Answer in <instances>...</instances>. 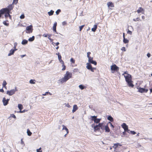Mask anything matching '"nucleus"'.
Listing matches in <instances>:
<instances>
[{
    "instance_id": "nucleus-52",
    "label": "nucleus",
    "mask_w": 152,
    "mask_h": 152,
    "mask_svg": "<svg viewBox=\"0 0 152 152\" xmlns=\"http://www.w3.org/2000/svg\"><path fill=\"white\" fill-rule=\"evenodd\" d=\"M41 148H40L38 149H37V152H42V150H41Z\"/></svg>"
},
{
    "instance_id": "nucleus-50",
    "label": "nucleus",
    "mask_w": 152,
    "mask_h": 152,
    "mask_svg": "<svg viewBox=\"0 0 152 152\" xmlns=\"http://www.w3.org/2000/svg\"><path fill=\"white\" fill-rule=\"evenodd\" d=\"M17 43L16 42H15L14 43V49H16V46L17 45Z\"/></svg>"
},
{
    "instance_id": "nucleus-22",
    "label": "nucleus",
    "mask_w": 152,
    "mask_h": 152,
    "mask_svg": "<svg viewBox=\"0 0 152 152\" xmlns=\"http://www.w3.org/2000/svg\"><path fill=\"white\" fill-rule=\"evenodd\" d=\"M97 117V116H95V115L91 116L90 119L92 121H94H94H95V120L96 119Z\"/></svg>"
},
{
    "instance_id": "nucleus-51",
    "label": "nucleus",
    "mask_w": 152,
    "mask_h": 152,
    "mask_svg": "<svg viewBox=\"0 0 152 152\" xmlns=\"http://www.w3.org/2000/svg\"><path fill=\"white\" fill-rule=\"evenodd\" d=\"M10 117L12 118H16V117L15 115L14 114H11L10 115Z\"/></svg>"
},
{
    "instance_id": "nucleus-18",
    "label": "nucleus",
    "mask_w": 152,
    "mask_h": 152,
    "mask_svg": "<svg viewBox=\"0 0 152 152\" xmlns=\"http://www.w3.org/2000/svg\"><path fill=\"white\" fill-rule=\"evenodd\" d=\"M12 4H12H10V5H9L8 7L7 8L10 11L12 10L13 8H14V6L13 5V4Z\"/></svg>"
},
{
    "instance_id": "nucleus-16",
    "label": "nucleus",
    "mask_w": 152,
    "mask_h": 152,
    "mask_svg": "<svg viewBox=\"0 0 152 152\" xmlns=\"http://www.w3.org/2000/svg\"><path fill=\"white\" fill-rule=\"evenodd\" d=\"M100 126L98 125H95V126H94V131L95 132L99 131V130L100 129Z\"/></svg>"
},
{
    "instance_id": "nucleus-13",
    "label": "nucleus",
    "mask_w": 152,
    "mask_h": 152,
    "mask_svg": "<svg viewBox=\"0 0 152 152\" xmlns=\"http://www.w3.org/2000/svg\"><path fill=\"white\" fill-rule=\"evenodd\" d=\"M104 130H105V132H110V130L108 126V124L104 126Z\"/></svg>"
},
{
    "instance_id": "nucleus-10",
    "label": "nucleus",
    "mask_w": 152,
    "mask_h": 152,
    "mask_svg": "<svg viewBox=\"0 0 152 152\" xmlns=\"http://www.w3.org/2000/svg\"><path fill=\"white\" fill-rule=\"evenodd\" d=\"M17 50V49H11L10 52V53L8 54V56H10L12 55Z\"/></svg>"
},
{
    "instance_id": "nucleus-28",
    "label": "nucleus",
    "mask_w": 152,
    "mask_h": 152,
    "mask_svg": "<svg viewBox=\"0 0 152 152\" xmlns=\"http://www.w3.org/2000/svg\"><path fill=\"white\" fill-rule=\"evenodd\" d=\"M58 60L61 63H63L64 61L61 59V57L60 55H59L58 56Z\"/></svg>"
},
{
    "instance_id": "nucleus-3",
    "label": "nucleus",
    "mask_w": 152,
    "mask_h": 152,
    "mask_svg": "<svg viewBox=\"0 0 152 152\" xmlns=\"http://www.w3.org/2000/svg\"><path fill=\"white\" fill-rule=\"evenodd\" d=\"M17 91V87H15V89H12L10 91H7V94L9 96H12L15 94Z\"/></svg>"
},
{
    "instance_id": "nucleus-24",
    "label": "nucleus",
    "mask_w": 152,
    "mask_h": 152,
    "mask_svg": "<svg viewBox=\"0 0 152 152\" xmlns=\"http://www.w3.org/2000/svg\"><path fill=\"white\" fill-rule=\"evenodd\" d=\"M107 4L108 7H113L114 6L113 4L111 2H108Z\"/></svg>"
},
{
    "instance_id": "nucleus-49",
    "label": "nucleus",
    "mask_w": 152,
    "mask_h": 152,
    "mask_svg": "<svg viewBox=\"0 0 152 152\" xmlns=\"http://www.w3.org/2000/svg\"><path fill=\"white\" fill-rule=\"evenodd\" d=\"M20 18L21 19H24L25 18V15H24V14H22L21 15L20 17Z\"/></svg>"
},
{
    "instance_id": "nucleus-9",
    "label": "nucleus",
    "mask_w": 152,
    "mask_h": 152,
    "mask_svg": "<svg viewBox=\"0 0 152 152\" xmlns=\"http://www.w3.org/2000/svg\"><path fill=\"white\" fill-rule=\"evenodd\" d=\"M137 12L138 13H142V14H144L145 10H144L141 7H140L139 8V9H138L137 10Z\"/></svg>"
},
{
    "instance_id": "nucleus-4",
    "label": "nucleus",
    "mask_w": 152,
    "mask_h": 152,
    "mask_svg": "<svg viewBox=\"0 0 152 152\" xmlns=\"http://www.w3.org/2000/svg\"><path fill=\"white\" fill-rule=\"evenodd\" d=\"M124 77L126 81V82L132 80V76L129 74H127V75H124Z\"/></svg>"
},
{
    "instance_id": "nucleus-30",
    "label": "nucleus",
    "mask_w": 152,
    "mask_h": 152,
    "mask_svg": "<svg viewBox=\"0 0 152 152\" xmlns=\"http://www.w3.org/2000/svg\"><path fill=\"white\" fill-rule=\"evenodd\" d=\"M35 39L34 36H33L32 37L29 38L28 39V41L29 42H32Z\"/></svg>"
},
{
    "instance_id": "nucleus-44",
    "label": "nucleus",
    "mask_w": 152,
    "mask_h": 152,
    "mask_svg": "<svg viewBox=\"0 0 152 152\" xmlns=\"http://www.w3.org/2000/svg\"><path fill=\"white\" fill-rule=\"evenodd\" d=\"M140 20V18H137L133 19V20L134 21H138Z\"/></svg>"
},
{
    "instance_id": "nucleus-1",
    "label": "nucleus",
    "mask_w": 152,
    "mask_h": 152,
    "mask_svg": "<svg viewBox=\"0 0 152 152\" xmlns=\"http://www.w3.org/2000/svg\"><path fill=\"white\" fill-rule=\"evenodd\" d=\"M110 69L112 73H114L115 72H118L119 68L115 64H113L110 66Z\"/></svg>"
},
{
    "instance_id": "nucleus-39",
    "label": "nucleus",
    "mask_w": 152,
    "mask_h": 152,
    "mask_svg": "<svg viewBox=\"0 0 152 152\" xmlns=\"http://www.w3.org/2000/svg\"><path fill=\"white\" fill-rule=\"evenodd\" d=\"M79 70L77 68H75L73 70V72L75 73V72H79Z\"/></svg>"
},
{
    "instance_id": "nucleus-20",
    "label": "nucleus",
    "mask_w": 152,
    "mask_h": 152,
    "mask_svg": "<svg viewBox=\"0 0 152 152\" xmlns=\"http://www.w3.org/2000/svg\"><path fill=\"white\" fill-rule=\"evenodd\" d=\"M86 64L87 66L86 67L87 69L90 70V69L92 67L91 65L89 63H87Z\"/></svg>"
},
{
    "instance_id": "nucleus-60",
    "label": "nucleus",
    "mask_w": 152,
    "mask_h": 152,
    "mask_svg": "<svg viewBox=\"0 0 152 152\" xmlns=\"http://www.w3.org/2000/svg\"><path fill=\"white\" fill-rule=\"evenodd\" d=\"M123 134L124 135H126L127 134L126 133V131H124V132L123 133Z\"/></svg>"
},
{
    "instance_id": "nucleus-14",
    "label": "nucleus",
    "mask_w": 152,
    "mask_h": 152,
    "mask_svg": "<svg viewBox=\"0 0 152 152\" xmlns=\"http://www.w3.org/2000/svg\"><path fill=\"white\" fill-rule=\"evenodd\" d=\"M126 83L129 87L133 88L134 86V85L133 84V81L132 80L129 81Z\"/></svg>"
},
{
    "instance_id": "nucleus-26",
    "label": "nucleus",
    "mask_w": 152,
    "mask_h": 152,
    "mask_svg": "<svg viewBox=\"0 0 152 152\" xmlns=\"http://www.w3.org/2000/svg\"><path fill=\"white\" fill-rule=\"evenodd\" d=\"M4 13H10V11L7 8H3Z\"/></svg>"
},
{
    "instance_id": "nucleus-56",
    "label": "nucleus",
    "mask_w": 152,
    "mask_h": 152,
    "mask_svg": "<svg viewBox=\"0 0 152 152\" xmlns=\"http://www.w3.org/2000/svg\"><path fill=\"white\" fill-rule=\"evenodd\" d=\"M49 94V95H51L52 94H51L50 92H46L45 93V94H43V96H45V95H46V94Z\"/></svg>"
},
{
    "instance_id": "nucleus-8",
    "label": "nucleus",
    "mask_w": 152,
    "mask_h": 152,
    "mask_svg": "<svg viewBox=\"0 0 152 152\" xmlns=\"http://www.w3.org/2000/svg\"><path fill=\"white\" fill-rule=\"evenodd\" d=\"M88 61L89 64H94L95 65H96L97 64V62L94 60H93V58H92L88 60Z\"/></svg>"
},
{
    "instance_id": "nucleus-7",
    "label": "nucleus",
    "mask_w": 152,
    "mask_h": 152,
    "mask_svg": "<svg viewBox=\"0 0 152 152\" xmlns=\"http://www.w3.org/2000/svg\"><path fill=\"white\" fill-rule=\"evenodd\" d=\"M10 100V99H6L5 97L3 98L2 102H3V105L4 106L7 105L8 103V102Z\"/></svg>"
},
{
    "instance_id": "nucleus-17",
    "label": "nucleus",
    "mask_w": 152,
    "mask_h": 152,
    "mask_svg": "<svg viewBox=\"0 0 152 152\" xmlns=\"http://www.w3.org/2000/svg\"><path fill=\"white\" fill-rule=\"evenodd\" d=\"M78 107L77 106L76 104L74 105L73 106V108L72 110V112L73 113L75 112L77 109Z\"/></svg>"
},
{
    "instance_id": "nucleus-19",
    "label": "nucleus",
    "mask_w": 152,
    "mask_h": 152,
    "mask_svg": "<svg viewBox=\"0 0 152 152\" xmlns=\"http://www.w3.org/2000/svg\"><path fill=\"white\" fill-rule=\"evenodd\" d=\"M122 145L119 143H116L114 144V146L113 147L115 149L118 147V146H121Z\"/></svg>"
},
{
    "instance_id": "nucleus-42",
    "label": "nucleus",
    "mask_w": 152,
    "mask_h": 152,
    "mask_svg": "<svg viewBox=\"0 0 152 152\" xmlns=\"http://www.w3.org/2000/svg\"><path fill=\"white\" fill-rule=\"evenodd\" d=\"M51 34L48 35V38L49 39V40L51 42H52L53 41V39H52L50 38V37H51Z\"/></svg>"
},
{
    "instance_id": "nucleus-15",
    "label": "nucleus",
    "mask_w": 152,
    "mask_h": 152,
    "mask_svg": "<svg viewBox=\"0 0 152 152\" xmlns=\"http://www.w3.org/2000/svg\"><path fill=\"white\" fill-rule=\"evenodd\" d=\"M72 74L71 73L67 71V80L72 77Z\"/></svg>"
},
{
    "instance_id": "nucleus-23",
    "label": "nucleus",
    "mask_w": 152,
    "mask_h": 152,
    "mask_svg": "<svg viewBox=\"0 0 152 152\" xmlns=\"http://www.w3.org/2000/svg\"><path fill=\"white\" fill-rule=\"evenodd\" d=\"M79 87L81 90H82L86 88V87L84 86L83 85L81 84L79 85Z\"/></svg>"
},
{
    "instance_id": "nucleus-32",
    "label": "nucleus",
    "mask_w": 152,
    "mask_h": 152,
    "mask_svg": "<svg viewBox=\"0 0 152 152\" xmlns=\"http://www.w3.org/2000/svg\"><path fill=\"white\" fill-rule=\"evenodd\" d=\"M123 41L124 43L125 44L129 42V40L127 39H126L125 38H124L123 39Z\"/></svg>"
},
{
    "instance_id": "nucleus-61",
    "label": "nucleus",
    "mask_w": 152,
    "mask_h": 152,
    "mask_svg": "<svg viewBox=\"0 0 152 152\" xmlns=\"http://www.w3.org/2000/svg\"><path fill=\"white\" fill-rule=\"evenodd\" d=\"M147 56L148 58H149L151 56V54L150 53H147Z\"/></svg>"
},
{
    "instance_id": "nucleus-2",
    "label": "nucleus",
    "mask_w": 152,
    "mask_h": 152,
    "mask_svg": "<svg viewBox=\"0 0 152 152\" xmlns=\"http://www.w3.org/2000/svg\"><path fill=\"white\" fill-rule=\"evenodd\" d=\"M66 81V72L65 74L64 77L58 80V83L59 84H62Z\"/></svg>"
},
{
    "instance_id": "nucleus-21",
    "label": "nucleus",
    "mask_w": 152,
    "mask_h": 152,
    "mask_svg": "<svg viewBox=\"0 0 152 152\" xmlns=\"http://www.w3.org/2000/svg\"><path fill=\"white\" fill-rule=\"evenodd\" d=\"M97 25H94V27L91 28V31L94 32H95L97 28Z\"/></svg>"
},
{
    "instance_id": "nucleus-55",
    "label": "nucleus",
    "mask_w": 152,
    "mask_h": 152,
    "mask_svg": "<svg viewBox=\"0 0 152 152\" xmlns=\"http://www.w3.org/2000/svg\"><path fill=\"white\" fill-rule=\"evenodd\" d=\"M62 26H64L66 24V21H63L62 22Z\"/></svg>"
},
{
    "instance_id": "nucleus-45",
    "label": "nucleus",
    "mask_w": 152,
    "mask_h": 152,
    "mask_svg": "<svg viewBox=\"0 0 152 152\" xmlns=\"http://www.w3.org/2000/svg\"><path fill=\"white\" fill-rule=\"evenodd\" d=\"M61 10L60 9L58 10L56 12V13L57 15H58L60 12H61Z\"/></svg>"
},
{
    "instance_id": "nucleus-5",
    "label": "nucleus",
    "mask_w": 152,
    "mask_h": 152,
    "mask_svg": "<svg viewBox=\"0 0 152 152\" xmlns=\"http://www.w3.org/2000/svg\"><path fill=\"white\" fill-rule=\"evenodd\" d=\"M26 31L27 33H30L32 31V25H30L28 26L26 28Z\"/></svg>"
},
{
    "instance_id": "nucleus-27",
    "label": "nucleus",
    "mask_w": 152,
    "mask_h": 152,
    "mask_svg": "<svg viewBox=\"0 0 152 152\" xmlns=\"http://www.w3.org/2000/svg\"><path fill=\"white\" fill-rule=\"evenodd\" d=\"M28 43V41L26 39H23L21 42L23 45H25Z\"/></svg>"
},
{
    "instance_id": "nucleus-41",
    "label": "nucleus",
    "mask_w": 152,
    "mask_h": 152,
    "mask_svg": "<svg viewBox=\"0 0 152 152\" xmlns=\"http://www.w3.org/2000/svg\"><path fill=\"white\" fill-rule=\"evenodd\" d=\"M4 12L3 8L0 10V14L2 15L4 14Z\"/></svg>"
},
{
    "instance_id": "nucleus-57",
    "label": "nucleus",
    "mask_w": 152,
    "mask_h": 152,
    "mask_svg": "<svg viewBox=\"0 0 152 152\" xmlns=\"http://www.w3.org/2000/svg\"><path fill=\"white\" fill-rule=\"evenodd\" d=\"M62 126L63 127L62 129L63 130L64 129V130H66V126H64V125H63Z\"/></svg>"
},
{
    "instance_id": "nucleus-47",
    "label": "nucleus",
    "mask_w": 152,
    "mask_h": 152,
    "mask_svg": "<svg viewBox=\"0 0 152 152\" xmlns=\"http://www.w3.org/2000/svg\"><path fill=\"white\" fill-rule=\"evenodd\" d=\"M3 23L4 25L6 26H8L9 25V23H7L5 21H4Z\"/></svg>"
},
{
    "instance_id": "nucleus-25",
    "label": "nucleus",
    "mask_w": 152,
    "mask_h": 152,
    "mask_svg": "<svg viewBox=\"0 0 152 152\" xmlns=\"http://www.w3.org/2000/svg\"><path fill=\"white\" fill-rule=\"evenodd\" d=\"M107 119L111 122H112L113 121V118L110 115L108 116Z\"/></svg>"
},
{
    "instance_id": "nucleus-48",
    "label": "nucleus",
    "mask_w": 152,
    "mask_h": 152,
    "mask_svg": "<svg viewBox=\"0 0 152 152\" xmlns=\"http://www.w3.org/2000/svg\"><path fill=\"white\" fill-rule=\"evenodd\" d=\"M53 31L54 32H55L56 33V27L53 26Z\"/></svg>"
},
{
    "instance_id": "nucleus-40",
    "label": "nucleus",
    "mask_w": 152,
    "mask_h": 152,
    "mask_svg": "<svg viewBox=\"0 0 152 152\" xmlns=\"http://www.w3.org/2000/svg\"><path fill=\"white\" fill-rule=\"evenodd\" d=\"M34 81H35L34 80H33L31 79V80H30L29 81V83L31 84H34L35 83V82H34Z\"/></svg>"
},
{
    "instance_id": "nucleus-11",
    "label": "nucleus",
    "mask_w": 152,
    "mask_h": 152,
    "mask_svg": "<svg viewBox=\"0 0 152 152\" xmlns=\"http://www.w3.org/2000/svg\"><path fill=\"white\" fill-rule=\"evenodd\" d=\"M122 126L124 129V131H126V130H128V126L125 123H123L122 125Z\"/></svg>"
},
{
    "instance_id": "nucleus-6",
    "label": "nucleus",
    "mask_w": 152,
    "mask_h": 152,
    "mask_svg": "<svg viewBox=\"0 0 152 152\" xmlns=\"http://www.w3.org/2000/svg\"><path fill=\"white\" fill-rule=\"evenodd\" d=\"M138 89V91L141 93H147L148 91V89H145L144 88H142L141 87L137 88Z\"/></svg>"
},
{
    "instance_id": "nucleus-33",
    "label": "nucleus",
    "mask_w": 152,
    "mask_h": 152,
    "mask_svg": "<svg viewBox=\"0 0 152 152\" xmlns=\"http://www.w3.org/2000/svg\"><path fill=\"white\" fill-rule=\"evenodd\" d=\"M54 12V11L51 10L50 12H48V14L49 16H51L53 14Z\"/></svg>"
},
{
    "instance_id": "nucleus-29",
    "label": "nucleus",
    "mask_w": 152,
    "mask_h": 152,
    "mask_svg": "<svg viewBox=\"0 0 152 152\" xmlns=\"http://www.w3.org/2000/svg\"><path fill=\"white\" fill-rule=\"evenodd\" d=\"M7 83L6 81L5 80L3 81V83L2 84V86L3 87L5 88H7V87L6 86V85H7Z\"/></svg>"
},
{
    "instance_id": "nucleus-38",
    "label": "nucleus",
    "mask_w": 152,
    "mask_h": 152,
    "mask_svg": "<svg viewBox=\"0 0 152 152\" xmlns=\"http://www.w3.org/2000/svg\"><path fill=\"white\" fill-rule=\"evenodd\" d=\"M27 134L28 136H30L32 134V133L30 131L29 129H27Z\"/></svg>"
},
{
    "instance_id": "nucleus-31",
    "label": "nucleus",
    "mask_w": 152,
    "mask_h": 152,
    "mask_svg": "<svg viewBox=\"0 0 152 152\" xmlns=\"http://www.w3.org/2000/svg\"><path fill=\"white\" fill-rule=\"evenodd\" d=\"M101 120V118H97L95 120V121H94V123H96V124H99L100 123V121Z\"/></svg>"
},
{
    "instance_id": "nucleus-43",
    "label": "nucleus",
    "mask_w": 152,
    "mask_h": 152,
    "mask_svg": "<svg viewBox=\"0 0 152 152\" xmlns=\"http://www.w3.org/2000/svg\"><path fill=\"white\" fill-rule=\"evenodd\" d=\"M85 25H83L79 26L80 31H81L84 27Z\"/></svg>"
},
{
    "instance_id": "nucleus-46",
    "label": "nucleus",
    "mask_w": 152,
    "mask_h": 152,
    "mask_svg": "<svg viewBox=\"0 0 152 152\" xmlns=\"http://www.w3.org/2000/svg\"><path fill=\"white\" fill-rule=\"evenodd\" d=\"M70 61L72 63H74L75 62V60L73 58H71Z\"/></svg>"
},
{
    "instance_id": "nucleus-12",
    "label": "nucleus",
    "mask_w": 152,
    "mask_h": 152,
    "mask_svg": "<svg viewBox=\"0 0 152 152\" xmlns=\"http://www.w3.org/2000/svg\"><path fill=\"white\" fill-rule=\"evenodd\" d=\"M98 125L100 126V129L102 130H104V126H105V124L103 123H99L98 124Z\"/></svg>"
},
{
    "instance_id": "nucleus-64",
    "label": "nucleus",
    "mask_w": 152,
    "mask_h": 152,
    "mask_svg": "<svg viewBox=\"0 0 152 152\" xmlns=\"http://www.w3.org/2000/svg\"><path fill=\"white\" fill-rule=\"evenodd\" d=\"M4 90L3 88L0 89V92H4Z\"/></svg>"
},
{
    "instance_id": "nucleus-62",
    "label": "nucleus",
    "mask_w": 152,
    "mask_h": 152,
    "mask_svg": "<svg viewBox=\"0 0 152 152\" xmlns=\"http://www.w3.org/2000/svg\"><path fill=\"white\" fill-rule=\"evenodd\" d=\"M57 23L56 22H55L54 23V24H53V26H57Z\"/></svg>"
},
{
    "instance_id": "nucleus-34",
    "label": "nucleus",
    "mask_w": 152,
    "mask_h": 152,
    "mask_svg": "<svg viewBox=\"0 0 152 152\" xmlns=\"http://www.w3.org/2000/svg\"><path fill=\"white\" fill-rule=\"evenodd\" d=\"M18 107L20 110H21L23 108V106L22 104H18Z\"/></svg>"
},
{
    "instance_id": "nucleus-35",
    "label": "nucleus",
    "mask_w": 152,
    "mask_h": 152,
    "mask_svg": "<svg viewBox=\"0 0 152 152\" xmlns=\"http://www.w3.org/2000/svg\"><path fill=\"white\" fill-rule=\"evenodd\" d=\"M91 53L90 52H88L87 53V57L88 58V60L92 58V57H91L90 56V55L91 54Z\"/></svg>"
},
{
    "instance_id": "nucleus-54",
    "label": "nucleus",
    "mask_w": 152,
    "mask_h": 152,
    "mask_svg": "<svg viewBox=\"0 0 152 152\" xmlns=\"http://www.w3.org/2000/svg\"><path fill=\"white\" fill-rule=\"evenodd\" d=\"M127 34L130 35H132V31L129 30L127 31Z\"/></svg>"
},
{
    "instance_id": "nucleus-58",
    "label": "nucleus",
    "mask_w": 152,
    "mask_h": 152,
    "mask_svg": "<svg viewBox=\"0 0 152 152\" xmlns=\"http://www.w3.org/2000/svg\"><path fill=\"white\" fill-rule=\"evenodd\" d=\"M110 124L111 126L113 128H114V126L110 122H109L107 124Z\"/></svg>"
},
{
    "instance_id": "nucleus-36",
    "label": "nucleus",
    "mask_w": 152,
    "mask_h": 152,
    "mask_svg": "<svg viewBox=\"0 0 152 152\" xmlns=\"http://www.w3.org/2000/svg\"><path fill=\"white\" fill-rule=\"evenodd\" d=\"M5 17L6 18H7L8 17H9L10 19H11V16L10 14V13H6L5 15Z\"/></svg>"
},
{
    "instance_id": "nucleus-59",
    "label": "nucleus",
    "mask_w": 152,
    "mask_h": 152,
    "mask_svg": "<svg viewBox=\"0 0 152 152\" xmlns=\"http://www.w3.org/2000/svg\"><path fill=\"white\" fill-rule=\"evenodd\" d=\"M121 50H122L123 51H126V50L125 47H124L122 48Z\"/></svg>"
},
{
    "instance_id": "nucleus-63",
    "label": "nucleus",
    "mask_w": 152,
    "mask_h": 152,
    "mask_svg": "<svg viewBox=\"0 0 152 152\" xmlns=\"http://www.w3.org/2000/svg\"><path fill=\"white\" fill-rule=\"evenodd\" d=\"M48 35V34H44L43 36L44 37H47Z\"/></svg>"
},
{
    "instance_id": "nucleus-53",
    "label": "nucleus",
    "mask_w": 152,
    "mask_h": 152,
    "mask_svg": "<svg viewBox=\"0 0 152 152\" xmlns=\"http://www.w3.org/2000/svg\"><path fill=\"white\" fill-rule=\"evenodd\" d=\"M130 133L133 135H134L136 133L134 131H130Z\"/></svg>"
},
{
    "instance_id": "nucleus-37",
    "label": "nucleus",
    "mask_w": 152,
    "mask_h": 152,
    "mask_svg": "<svg viewBox=\"0 0 152 152\" xmlns=\"http://www.w3.org/2000/svg\"><path fill=\"white\" fill-rule=\"evenodd\" d=\"M62 64V66L63 68L62 69V70L64 71L66 69V66L64 65V62L63 63H61Z\"/></svg>"
}]
</instances>
